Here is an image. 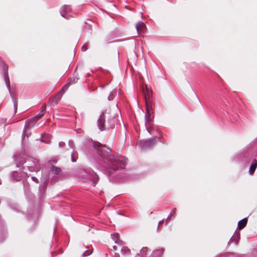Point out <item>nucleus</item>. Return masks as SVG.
Masks as SVG:
<instances>
[{
	"mask_svg": "<svg viewBox=\"0 0 257 257\" xmlns=\"http://www.w3.org/2000/svg\"><path fill=\"white\" fill-rule=\"evenodd\" d=\"M172 215H170V214H169V215L168 216L167 218V220H168L171 216H172Z\"/></svg>",
	"mask_w": 257,
	"mask_h": 257,
	"instance_id": "obj_39",
	"label": "nucleus"
},
{
	"mask_svg": "<svg viewBox=\"0 0 257 257\" xmlns=\"http://www.w3.org/2000/svg\"><path fill=\"white\" fill-rule=\"evenodd\" d=\"M29 176L25 172H18L17 171L13 172L11 174V178L12 180L20 181L22 178H28Z\"/></svg>",
	"mask_w": 257,
	"mask_h": 257,
	"instance_id": "obj_5",
	"label": "nucleus"
},
{
	"mask_svg": "<svg viewBox=\"0 0 257 257\" xmlns=\"http://www.w3.org/2000/svg\"><path fill=\"white\" fill-rule=\"evenodd\" d=\"M160 138L155 137L146 141H141L138 144L140 145L142 150H146L153 147L155 144L157 140L159 141Z\"/></svg>",
	"mask_w": 257,
	"mask_h": 257,
	"instance_id": "obj_4",
	"label": "nucleus"
},
{
	"mask_svg": "<svg viewBox=\"0 0 257 257\" xmlns=\"http://www.w3.org/2000/svg\"><path fill=\"white\" fill-rule=\"evenodd\" d=\"M13 157L17 167L24 164L23 167H26L30 172H38L41 169L39 161L36 158L26 155L22 157L19 154L14 155Z\"/></svg>",
	"mask_w": 257,
	"mask_h": 257,
	"instance_id": "obj_2",
	"label": "nucleus"
},
{
	"mask_svg": "<svg viewBox=\"0 0 257 257\" xmlns=\"http://www.w3.org/2000/svg\"><path fill=\"white\" fill-rule=\"evenodd\" d=\"M30 122H31L30 120H28L26 121L25 129L23 131V134L22 135V141L23 143L25 141L26 138H27V139L28 138V137L24 134V133L26 131V128H29V127H32L34 125V124L31 125Z\"/></svg>",
	"mask_w": 257,
	"mask_h": 257,
	"instance_id": "obj_11",
	"label": "nucleus"
},
{
	"mask_svg": "<svg viewBox=\"0 0 257 257\" xmlns=\"http://www.w3.org/2000/svg\"><path fill=\"white\" fill-rule=\"evenodd\" d=\"M51 103L53 105H56L57 104V101H54V98L53 99V101L51 102Z\"/></svg>",
	"mask_w": 257,
	"mask_h": 257,
	"instance_id": "obj_36",
	"label": "nucleus"
},
{
	"mask_svg": "<svg viewBox=\"0 0 257 257\" xmlns=\"http://www.w3.org/2000/svg\"><path fill=\"white\" fill-rule=\"evenodd\" d=\"M145 99H146V100L147 99L146 96H145ZM146 101L147 102V101H146Z\"/></svg>",
	"mask_w": 257,
	"mask_h": 257,
	"instance_id": "obj_43",
	"label": "nucleus"
},
{
	"mask_svg": "<svg viewBox=\"0 0 257 257\" xmlns=\"http://www.w3.org/2000/svg\"><path fill=\"white\" fill-rule=\"evenodd\" d=\"M13 103H14V106L15 110V111L16 112L17 107H18V101L14 97H12Z\"/></svg>",
	"mask_w": 257,
	"mask_h": 257,
	"instance_id": "obj_25",
	"label": "nucleus"
},
{
	"mask_svg": "<svg viewBox=\"0 0 257 257\" xmlns=\"http://www.w3.org/2000/svg\"><path fill=\"white\" fill-rule=\"evenodd\" d=\"M65 145V143L63 142H60L59 143V148H62Z\"/></svg>",
	"mask_w": 257,
	"mask_h": 257,
	"instance_id": "obj_29",
	"label": "nucleus"
},
{
	"mask_svg": "<svg viewBox=\"0 0 257 257\" xmlns=\"http://www.w3.org/2000/svg\"><path fill=\"white\" fill-rule=\"evenodd\" d=\"M110 127H113V125L112 124H110Z\"/></svg>",
	"mask_w": 257,
	"mask_h": 257,
	"instance_id": "obj_41",
	"label": "nucleus"
},
{
	"mask_svg": "<svg viewBox=\"0 0 257 257\" xmlns=\"http://www.w3.org/2000/svg\"><path fill=\"white\" fill-rule=\"evenodd\" d=\"M111 235L115 243H118L119 242H121V241L118 239L119 235L118 233L112 234Z\"/></svg>",
	"mask_w": 257,
	"mask_h": 257,
	"instance_id": "obj_20",
	"label": "nucleus"
},
{
	"mask_svg": "<svg viewBox=\"0 0 257 257\" xmlns=\"http://www.w3.org/2000/svg\"><path fill=\"white\" fill-rule=\"evenodd\" d=\"M80 174L82 176V180L83 182H86L89 180L92 181V185L95 186L99 177L91 169H82L80 171Z\"/></svg>",
	"mask_w": 257,
	"mask_h": 257,
	"instance_id": "obj_3",
	"label": "nucleus"
},
{
	"mask_svg": "<svg viewBox=\"0 0 257 257\" xmlns=\"http://www.w3.org/2000/svg\"><path fill=\"white\" fill-rule=\"evenodd\" d=\"M1 183H2V182H1V180H0V184H1Z\"/></svg>",
	"mask_w": 257,
	"mask_h": 257,
	"instance_id": "obj_45",
	"label": "nucleus"
},
{
	"mask_svg": "<svg viewBox=\"0 0 257 257\" xmlns=\"http://www.w3.org/2000/svg\"><path fill=\"white\" fill-rule=\"evenodd\" d=\"M146 26L144 22H139L136 25V29L138 32H144Z\"/></svg>",
	"mask_w": 257,
	"mask_h": 257,
	"instance_id": "obj_12",
	"label": "nucleus"
},
{
	"mask_svg": "<svg viewBox=\"0 0 257 257\" xmlns=\"http://www.w3.org/2000/svg\"><path fill=\"white\" fill-rule=\"evenodd\" d=\"M164 219H163L161 221H160L158 223V228H159V226L161 225L162 224H163L164 223Z\"/></svg>",
	"mask_w": 257,
	"mask_h": 257,
	"instance_id": "obj_35",
	"label": "nucleus"
},
{
	"mask_svg": "<svg viewBox=\"0 0 257 257\" xmlns=\"http://www.w3.org/2000/svg\"><path fill=\"white\" fill-rule=\"evenodd\" d=\"M239 238H240V233L238 232H235L234 233V235L230 238V241H234L235 244H237Z\"/></svg>",
	"mask_w": 257,
	"mask_h": 257,
	"instance_id": "obj_16",
	"label": "nucleus"
},
{
	"mask_svg": "<svg viewBox=\"0 0 257 257\" xmlns=\"http://www.w3.org/2000/svg\"><path fill=\"white\" fill-rule=\"evenodd\" d=\"M87 49V47L85 46H83L82 47H81V50L82 51H86Z\"/></svg>",
	"mask_w": 257,
	"mask_h": 257,
	"instance_id": "obj_34",
	"label": "nucleus"
},
{
	"mask_svg": "<svg viewBox=\"0 0 257 257\" xmlns=\"http://www.w3.org/2000/svg\"><path fill=\"white\" fill-rule=\"evenodd\" d=\"M54 253H55L54 252H52V255H53V254H54Z\"/></svg>",
	"mask_w": 257,
	"mask_h": 257,
	"instance_id": "obj_44",
	"label": "nucleus"
},
{
	"mask_svg": "<svg viewBox=\"0 0 257 257\" xmlns=\"http://www.w3.org/2000/svg\"><path fill=\"white\" fill-rule=\"evenodd\" d=\"M257 167V161L253 159L249 169V173L250 175H253Z\"/></svg>",
	"mask_w": 257,
	"mask_h": 257,
	"instance_id": "obj_13",
	"label": "nucleus"
},
{
	"mask_svg": "<svg viewBox=\"0 0 257 257\" xmlns=\"http://www.w3.org/2000/svg\"><path fill=\"white\" fill-rule=\"evenodd\" d=\"M46 186H42V185L39 187V191L41 195H43L44 194L45 190H46Z\"/></svg>",
	"mask_w": 257,
	"mask_h": 257,
	"instance_id": "obj_23",
	"label": "nucleus"
},
{
	"mask_svg": "<svg viewBox=\"0 0 257 257\" xmlns=\"http://www.w3.org/2000/svg\"><path fill=\"white\" fill-rule=\"evenodd\" d=\"M92 250L87 249L84 252V253H83V255L84 256H87L90 255L92 253Z\"/></svg>",
	"mask_w": 257,
	"mask_h": 257,
	"instance_id": "obj_26",
	"label": "nucleus"
},
{
	"mask_svg": "<svg viewBox=\"0 0 257 257\" xmlns=\"http://www.w3.org/2000/svg\"><path fill=\"white\" fill-rule=\"evenodd\" d=\"M101 146V144L99 143V146L98 147Z\"/></svg>",
	"mask_w": 257,
	"mask_h": 257,
	"instance_id": "obj_42",
	"label": "nucleus"
},
{
	"mask_svg": "<svg viewBox=\"0 0 257 257\" xmlns=\"http://www.w3.org/2000/svg\"><path fill=\"white\" fill-rule=\"evenodd\" d=\"M3 77H4V80L5 81L6 86H7L9 91L11 93L10 81L9 74H8V66H5V67L4 68Z\"/></svg>",
	"mask_w": 257,
	"mask_h": 257,
	"instance_id": "obj_9",
	"label": "nucleus"
},
{
	"mask_svg": "<svg viewBox=\"0 0 257 257\" xmlns=\"http://www.w3.org/2000/svg\"><path fill=\"white\" fill-rule=\"evenodd\" d=\"M71 159L72 162H75L78 159V153L74 150L71 154Z\"/></svg>",
	"mask_w": 257,
	"mask_h": 257,
	"instance_id": "obj_18",
	"label": "nucleus"
},
{
	"mask_svg": "<svg viewBox=\"0 0 257 257\" xmlns=\"http://www.w3.org/2000/svg\"><path fill=\"white\" fill-rule=\"evenodd\" d=\"M164 251V249L161 248L160 249H157L154 251L151 257H161Z\"/></svg>",
	"mask_w": 257,
	"mask_h": 257,
	"instance_id": "obj_14",
	"label": "nucleus"
},
{
	"mask_svg": "<svg viewBox=\"0 0 257 257\" xmlns=\"http://www.w3.org/2000/svg\"><path fill=\"white\" fill-rule=\"evenodd\" d=\"M78 79V74L75 72L72 77L68 79L67 83L62 88V90H64V89H67L70 85L76 83Z\"/></svg>",
	"mask_w": 257,
	"mask_h": 257,
	"instance_id": "obj_7",
	"label": "nucleus"
},
{
	"mask_svg": "<svg viewBox=\"0 0 257 257\" xmlns=\"http://www.w3.org/2000/svg\"><path fill=\"white\" fill-rule=\"evenodd\" d=\"M146 113L145 115V124L147 126L150 125L153 120L154 116L151 114L150 108L147 104L146 105Z\"/></svg>",
	"mask_w": 257,
	"mask_h": 257,
	"instance_id": "obj_10",
	"label": "nucleus"
},
{
	"mask_svg": "<svg viewBox=\"0 0 257 257\" xmlns=\"http://www.w3.org/2000/svg\"><path fill=\"white\" fill-rule=\"evenodd\" d=\"M31 179L33 181L35 182L36 183H39L38 179L36 177H32Z\"/></svg>",
	"mask_w": 257,
	"mask_h": 257,
	"instance_id": "obj_30",
	"label": "nucleus"
},
{
	"mask_svg": "<svg viewBox=\"0 0 257 257\" xmlns=\"http://www.w3.org/2000/svg\"><path fill=\"white\" fill-rule=\"evenodd\" d=\"M218 257H229V256L228 255L223 254V255H220L218 256Z\"/></svg>",
	"mask_w": 257,
	"mask_h": 257,
	"instance_id": "obj_38",
	"label": "nucleus"
},
{
	"mask_svg": "<svg viewBox=\"0 0 257 257\" xmlns=\"http://www.w3.org/2000/svg\"><path fill=\"white\" fill-rule=\"evenodd\" d=\"M105 118L104 113L102 112L100 115L98 119H97V126L100 131H103L105 130L106 127L105 126Z\"/></svg>",
	"mask_w": 257,
	"mask_h": 257,
	"instance_id": "obj_8",
	"label": "nucleus"
},
{
	"mask_svg": "<svg viewBox=\"0 0 257 257\" xmlns=\"http://www.w3.org/2000/svg\"><path fill=\"white\" fill-rule=\"evenodd\" d=\"M146 92L147 93L148 95H149L151 92L149 88L147 86H146Z\"/></svg>",
	"mask_w": 257,
	"mask_h": 257,
	"instance_id": "obj_31",
	"label": "nucleus"
},
{
	"mask_svg": "<svg viewBox=\"0 0 257 257\" xmlns=\"http://www.w3.org/2000/svg\"><path fill=\"white\" fill-rule=\"evenodd\" d=\"M44 114V113H43V112H39L37 115V117L38 118H41L42 117Z\"/></svg>",
	"mask_w": 257,
	"mask_h": 257,
	"instance_id": "obj_28",
	"label": "nucleus"
},
{
	"mask_svg": "<svg viewBox=\"0 0 257 257\" xmlns=\"http://www.w3.org/2000/svg\"><path fill=\"white\" fill-rule=\"evenodd\" d=\"M147 250H148V248L146 247H144L141 249V250L140 251V254H141V257H145V255L146 254Z\"/></svg>",
	"mask_w": 257,
	"mask_h": 257,
	"instance_id": "obj_22",
	"label": "nucleus"
},
{
	"mask_svg": "<svg viewBox=\"0 0 257 257\" xmlns=\"http://www.w3.org/2000/svg\"><path fill=\"white\" fill-rule=\"evenodd\" d=\"M60 14L62 17L69 19L72 17V15L71 12V7L69 5H64L60 10Z\"/></svg>",
	"mask_w": 257,
	"mask_h": 257,
	"instance_id": "obj_6",
	"label": "nucleus"
},
{
	"mask_svg": "<svg viewBox=\"0 0 257 257\" xmlns=\"http://www.w3.org/2000/svg\"><path fill=\"white\" fill-rule=\"evenodd\" d=\"M23 184H24V188L25 192H29V186L28 183L27 182H24Z\"/></svg>",
	"mask_w": 257,
	"mask_h": 257,
	"instance_id": "obj_24",
	"label": "nucleus"
},
{
	"mask_svg": "<svg viewBox=\"0 0 257 257\" xmlns=\"http://www.w3.org/2000/svg\"><path fill=\"white\" fill-rule=\"evenodd\" d=\"M93 146L104 164H97L96 167L98 169L105 172L109 177H111L113 176V173L117 171L125 168L126 164L125 157L120 155L114 156L108 152L102 150V149L97 148L95 144L93 143Z\"/></svg>",
	"mask_w": 257,
	"mask_h": 257,
	"instance_id": "obj_1",
	"label": "nucleus"
},
{
	"mask_svg": "<svg viewBox=\"0 0 257 257\" xmlns=\"http://www.w3.org/2000/svg\"><path fill=\"white\" fill-rule=\"evenodd\" d=\"M113 94H110V95L108 96V100H111L113 99Z\"/></svg>",
	"mask_w": 257,
	"mask_h": 257,
	"instance_id": "obj_33",
	"label": "nucleus"
},
{
	"mask_svg": "<svg viewBox=\"0 0 257 257\" xmlns=\"http://www.w3.org/2000/svg\"><path fill=\"white\" fill-rule=\"evenodd\" d=\"M51 171L52 173L57 175L59 174L61 172V169L60 168L57 167L56 166H52L51 169Z\"/></svg>",
	"mask_w": 257,
	"mask_h": 257,
	"instance_id": "obj_19",
	"label": "nucleus"
},
{
	"mask_svg": "<svg viewBox=\"0 0 257 257\" xmlns=\"http://www.w3.org/2000/svg\"><path fill=\"white\" fill-rule=\"evenodd\" d=\"M121 253L124 255H128L131 253L130 249L126 246H123L121 249Z\"/></svg>",
	"mask_w": 257,
	"mask_h": 257,
	"instance_id": "obj_17",
	"label": "nucleus"
},
{
	"mask_svg": "<svg viewBox=\"0 0 257 257\" xmlns=\"http://www.w3.org/2000/svg\"><path fill=\"white\" fill-rule=\"evenodd\" d=\"M67 90V89H64V90H62V89L56 95V98H57L58 100H60L61 98V97L62 95L63 94L64 92Z\"/></svg>",
	"mask_w": 257,
	"mask_h": 257,
	"instance_id": "obj_21",
	"label": "nucleus"
},
{
	"mask_svg": "<svg viewBox=\"0 0 257 257\" xmlns=\"http://www.w3.org/2000/svg\"><path fill=\"white\" fill-rule=\"evenodd\" d=\"M69 146L71 148H73V143L70 141L69 142Z\"/></svg>",
	"mask_w": 257,
	"mask_h": 257,
	"instance_id": "obj_37",
	"label": "nucleus"
},
{
	"mask_svg": "<svg viewBox=\"0 0 257 257\" xmlns=\"http://www.w3.org/2000/svg\"><path fill=\"white\" fill-rule=\"evenodd\" d=\"M247 222V219L246 218H244L240 220H239L238 222V228L239 229H243L246 225Z\"/></svg>",
	"mask_w": 257,
	"mask_h": 257,
	"instance_id": "obj_15",
	"label": "nucleus"
},
{
	"mask_svg": "<svg viewBox=\"0 0 257 257\" xmlns=\"http://www.w3.org/2000/svg\"><path fill=\"white\" fill-rule=\"evenodd\" d=\"M176 208H174L170 213V215L175 216V212H176Z\"/></svg>",
	"mask_w": 257,
	"mask_h": 257,
	"instance_id": "obj_32",
	"label": "nucleus"
},
{
	"mask_svg": "<svg viewBox=\"0 0 257 257\" xmlns=\"http://www.w3.org/2000/svg\"><path fill=\"white\" fill-rule=\"evenodd\" d=\"M46 105L45 104H43L42 107H41V112H43L45 113L46 112Z\"/></svg>",
	"mask_w": 257,
	"mask_h": 257,
	"instance_id": "obj_27",
	"label": "nucleus"
},
{
	"mask_svg": "<svg viewBox=\"0 0 257 257\" xmlns=\"http://www.w3.org/2000/svg\"><path fill=\"white\" fill-rule=\"evenodd\" d=\"M172 215H170V214H169V215L168 216L167 218V220H168L171 216H172Z\"/></svg>",
	"mask_w": 257,
	"mask_h": 257,
	"instance_id": "obj_40",
	"label": "nucleus"
}]
</instances>
